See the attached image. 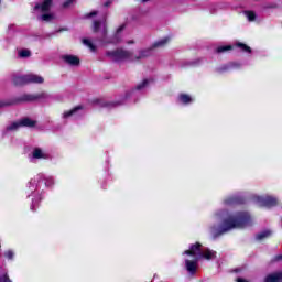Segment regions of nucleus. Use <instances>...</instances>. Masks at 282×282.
Returning <instances> with one entry per match:
<instances>
[{"instance_id":"nucleus-26","label":"nucleus","mask_w":282,"mask_h":282,"mask_svg":"<svg viewBox=\"0 0 282 282\" xmlns=\"http://www.w3.org/2000/svg\"><path fill=\"white\" fill-rule=\"evenodd\" d=\"M108 35V26L107 24H104L102 31H101V40H106Z\"/></svg>"},{"instance_id":"nucleus-14","label":"nucleus","mask_w":282,"mask_h":282,"mask_svg":"<svg viewBox=\"0 0 282 282\" xmlns=\"http://www.w3.org/2000/svg\"><path fill=\"white\" fill-rule=\"evenodd\" d=\"M272 232L271 230H264L263 232H259L256 235L257 241H262L263 239H268V237H271Z\"/></svg>"},{"instance_id":"nucleus-22","label":"nucleus","mask_w":282,"mask_h":282,"mask_svg":"<svg viewBox=\"0 0 282 282\" xmlns=\"http://www.w3.org/2000/svg\"><path fill=\"white\" fill-rule=\"evenodd\" d=\"M32 53L29 48H22V51L19 52L20 57H31Z\"/></svg>"},{"instance_id":"nucleus-32","label":"nucleus","mask_w":282,"mask_h":282,"mask_svg":"<svg viewBox=\"0 0 282 282\" xmlns=\"http://www.w3.org/2000/svg\"><path fill=\"white\" fill-rule=\"evenodd\" d=\"M98 11H90L87 17L93 18V15H97Z\"/></svg>"},{"instance_id":"nucleus-5","label":"nucleus","mask_w":282,"mask_h":282,"mask_svg":"<svg viewBox=\"0 0 282 282\" xmlns=\"http://www.w3.org/2000/svg\"><path fill=\"white\" fill-rule=\"evenodd\" d=\"M106 55L112 58V62H122L124 59H130L133 57L132 51H127L124 48H116L115 51H107Z\"/></svg>"},{"instance_id":"nucleus-13","label":"nucleus","mask_w":282,"mask_h":282,"mask_svg":"<svg viewBox=\"0 0 282 282\" xmlns=\"http://www.w3.org/2000/svg\"><path fill=\"white\" fill-rule=\"evenodd\" d=\"M282 280V271H278L275 273H269L265 276V282H280Z\"/></svg>"},{"instance_id":"nucleus-41","label":"nucleus","mask_w":282,"mask_h":282,"mask_svg":"<svg viewBox=\"0 0 282 282\" xmlns=\"http://www.w3.org/2000/svg\"><path fill=\"white\" fill-rule=\"evenodd\" d=\"M1 248H2V247H1V243H0V250H1Z\"/></svg>"},{"instance_id":"nucleus-19","label":"nucleus","mask_w":282,"mask_h":282,"mask_svg":"<svg viewBox=\"0 0 282 282\" xmlns=\"http://www.w3.org/2000/svg\"><path fill=\"white\" fill-rule=\"evenodd\" d=\"M178 99L182 104H185V105L191 104L192 101V97L185 94L180 95Z\"/></svg>"},{"instance_id":"nucleus-2","label":"nucleus","mask_w":282,"mask_h":282,"mask_svg":"<svg viewBox=\"0 0 282 282\" xmlns=\"http://www.w3.org/2000/svg\"><path fill=\"white\" fill-rule=\"evenodd\" d=\"M48 99L47 93H36L35 95L24 94L21 97L14 99H8L7 101H0V108H8L10 106H19V104H33L34 101H41Z\"/></svg>"},{"instance_id":"nucleus-3","label":"nucleus","mask_w":282,"mask_h":282,"mask_svg":"<svg viewBox=\"0 0 282 282\" xmlns=\"http://www.w3.org/2000/svg\"><path fill=\"white\" fill-rule=\"evenodd\" d=\"M184 254L187 257H197V259H206V261H212V259H217V252L206 248L203 252V245L197 241L196 243H192L189 246V250H185Z\"/></svg>"},{"instance_id":"nucleus-28","label":"nucleus","mask_w":282,"mask_h":282,"mask_svg":"<svg viewBox=\"0 0 282 282\" xmlns=\"http://www.w3.org/2000/svg\"><path fill=\"white\" fill-rule=\"evenodd\" d=\"M88 48H90L93 52L97 51V46L96 44H93L91 40H89Z\"/></svg>"},{"instance_id":"nucleus-33","label":"nucleus","mask_w":282,"mask_h":282,"mask_svg":"<svg viewBox=\"0 0 282 282\" xmlns=\"http://www.w3.org/2000/svg\"><path fill=\"white\" fill-rule=\"evenodd\" d=\"M63 31H68L67 26H62L61 29H57V33H62Z\"/></svg>"},{"instance_id":"nucleus-12","label":"nucleus","mask_w":282,"mask_h":282,"mask_svg":"<svg viewBox=\"0 0 282 282\" xmlns=\"http://www.w3.org/2000/svg\"><path fill=\"white\" fill-rule=\"evenodd\" d=\"M52 4H53V0H44L42 3L36 2V4L34 6V9H41V11L46 13L47 11H50Z\"/></svg>"},{"instance_id":"nucleus-16","label":"nucleus","mask_w":282,"mask_h":282,"mask_svg":"<svg viewBox=\"0 0 282 282\" xmlns=\"http://www.w3.org/2000/svg\"><path fill=\"white\" fill-rule=\"evenodd\" d=\"M78 110H83V106H76L72 110H67L66 112H64L63 117L64 118H69V116L76 115V112H78Z\"/></svg>"},{"instance_id":"nucleus-23","label":"nucleus","mask_w":282,"mask_h":282,"mask_svg":"<svg viewBox=\"0 0 282 282\" xmlns=\"http://www.w3.org/2000/svg\"><path fill=\"white\" fill-rule=\"evenodd\" d=\"M147 86H149V79H143L141 84H138V86L135 87V90H143V88H145Z\"/></svg>"},{"instance_id":"nucleus-7","label":"nucleus","mask_w":282,"mask_h":282,"mask_svg":"<svg viewBox=\"0 0 282 282\" xmlns=\"http://www.w3.org/2000/svg\"><path fill=\"white\" fill-rule=\"evenodd\" d=\"M19 127H36V121L30 119V117H24V119H20V121H14L11 126H8V131H12L14 129H19Z\"/></svg>"},{"instance_id":"nucleus-36","label":"nucleus","mask_w":282,"mask_h":282,"mask_svg":"<svg viewBox=\"0 0 282 282\" xmlns=\"http://www.w3.org/2000/svg\"><path fill=\"white\" fill-rule=\"evenodd\" d=\"M237 282H248L245 278H237Z\"/></svg>"},{"instance_id":"nucleus-18","label":"nucleus","mask_w":282,"mask_h":282,"mask_svg":"<svg viewBox=\"0 0 282 282\" xmlns=\"http://www.w3.org/2000/svg\"><path fill=\"white\" fill-rule=\"evenodd\" d=\"M234 46L231 44H227L226 46H217L216 53H226V51H232Z\"/></svg>"},{"instance_id":"nucleus-25","label":"nucleus","mask_w":282,"mask_h":282,"mask_svg":"<svg viewBox=\"0 0 282 282\" xmlns=\"http://www.w3.org/2000/svg\"><path fill=\"white\" fill-rule=\"evenodd\" d=\"M0 282H12L9 273H2V275H0Z\"/></svg>"},{"instance_id":"nucleus-35","label":"nucleus","mask_w":282,"mask_h":282,"mask_svg":"<svg viewBox=\"0 0 282 282\" xmlns=\"http://www.w3.org/2000/svg\"><path fill=\"white\" fill-rule=\"evenodd\" d=\"M89 41L90 40H88L87 37H84V40H83L84 44H86V46H88V47H89Z\"/></svg>"},{"instance_id":"nucleus-37","label":"nucleus","mask_w":282,"mask_h":282,"mask_svg":"<svg viewBox=\"0 0 282 282\" xmlns=\"http://www.w3.org/2000/svg\"><path fill=\"white\" fill-rule=\"evenodd\" d=\"M111 0H106V2L104 3L105 7H109L111 4Z\"/></svg>"},{"instance_id":"nucleus-38","label":"nucleus","mask_w":282,"mask_h":282,"mask_svg":"<svg viewBox=\"0 0 282 282\" xmlns=\"http://www.w3.org/2000/svg\"><path fill=\"white\" fill-rule=\"evenodd\" d=\"M128 44H134V40H129Z\"/></svg>"},{"instance_id":"nucleus-10","label":"nucleus","mask_w":282,"mask_h":282,"mask_svg":"<svg viewBox=\"0 0 282 282\" xmlns=\"http://www.w3.org/2000/svg\"><path fill=\"white\" fill-rule=\"evenodd\" d=\"M224 204H226V206H237L240 204H246V199L245 197L231 196L226 197V199H224Z\"/></svg>"},{"instance_id":"nucleus-6","label":"nucleus","mask_w":282,"mask_h":282,"mask_svg":"<svg viewBox=\"0 0 282 282\" xmlns=\"http://www.w3.org/2000/svg\"><path fill=\"white\" fill-rule=\"evenodd\" d=\"M169 41H170V37H163V40H159L158 42H154V44H152L151 48H145L143 51H140V53L135 57V59H142L144 57H149L151 55L152 48H158L160 46H165Z\"/></svg>"},{"instance_id":"nucleus-8","label":"nucleus","mask_w":282,"mask_h":282,"mask_svg":"<svg viewBox=\"0 0 282 282\" xmlns=\"http://www.w3.org/2000/svg\"><path fill=\"white\" fill-rule=\"evenodd\" d=\"M198 261V256H195V260H189V258L185 260V269L191 273V275H195L197 273Z\"/></svg>"},{"instance_id":"nucleus-9","label":"nucleus","mask_w":282,"mask_h":282,"mask_svg":"<svg viewBox=\"0 0 282 282\" xmlns=\"http://www.w3.org/2000/svg\"><path fill=\"white\" fill-rule=\"evenodd\" d=\"M258 203L260 206H265L267 208H272L273 206H278L276 197L267 196V197H258Z\"/></svg>"},{"instance_id":"nucleus-29","label":"nucleus","mask_w":282,"mask_h":282,"mask_svg":"<svg viewBox=\"0 0 282 282\" xmlns=\"http://www.w3.org/2000/svg\"><path fill=\"white\" fill-rule=\"evenodd\" d=\"M124 29H126V24H121L120 26H118L117 33H121L122 31H124Z\"/></svg>"},{"instance_id":"nucleus-34","label":"nucleus","mask_w":282,"mask_h":282,"mask_svg":"<svg viewBox=\"0 0 282 282\" xmlns=\"http://www.w3.org/2000/svg\"><path fill=\"white\" fill-rule=\"evenodd\" d=\"M72 2H74V0H65L64 7H68L69 4H72Z\"/></svg>"},{"instance_id":"nucleus-39","label":"nucleus","mask_w":282,"mask_h":282,"mask_svg":"<svg viewBox=\"0 0 282 282\" xmlns=\"http://www.w3.org/2000/svg\"><path fill=\"white\" fill-rule=\"evenodd\" d=\"M149 0H142V2H148Z\"/></svg>"},{"instance_id":"nucleus-42","label":"nucleus","mask_w":282,"mask_h":282,"mask_svg":"<svg viewBox=\"0 0 282 282\" xmlns=\"http://www.w3.org/2000/svg\"><path fill=\"white\" fill-rule=\"evenodd\" d=\"M281 221H282V217H281Z\"/></svg>"},{"instance_id":"nucleus-21","label":"nucleus","mask_w":282,"mask_h":282,"mask_svg":"<svg viewBox=\"0 0 282 282\" xmlns=\"http://www.w3.org/2000/svg\"><path fill=\"white\" fill-rule=\"evenodd\" d=\"M249 21H254L257 18L256 11L248 10L245 12Z\"/></svg>"},{"instance_id":"nucleus-24","label":"nucleus","mask_w":282,"mask_h":282,"mask_svg":"<svg viewBox=\"0 0 282 282\" xmlns=\"http://www.w3.org/2000/svg\"><path fill=\"white\" fill-rule=\"evenodd\" d=\"M54 15L53 13H47V11L45 13H42V20L48 22L50 20H53Z\"/></svg>"},{"instance_id":"nucleus-40","label":"nucleus","mask_w":282,"mask_h":282,"mask_svg":"<svg viewBox=\"0 0 282 282\" xmlns=\"http://www.w3.org/2000/svg\"><path fill=\"white\" fill-rule=\"evenodd\" d=\"M31 209L34 210V206H31Z\"/></svg>"},{"instance_id":"nucleus-11","label":"nucleus","mask_w":282,"mask_h":282,"mask_svg":"<svg viewBox=\"0 0 282 282\" xmlns=\"http://www.w3.org/2000/svg\"><path fill=\"white\" fill-rule=\"evenodd\" d=\"M62 59L69 66H80V57L78 55H63Z\"/></svg>"},{"instance_id":"nucleus-30","label":"nucleus","mask_w":282,"mask_h":282,"mask_svg":"<svg viewBox=\"0 0 282 282\" xmlns=\"http://www.w3.org/2000/svg\"><path fill=\"white\" fill-rule=\"evenodd\" d=\"M274 261H282V253L274 256Z\"/></svg>"},{"instance_id":"nucleus-31","label":"nucleus","mask_w":282,"mask_h":282,"mask_svg":"<svg viewBox=\"0 0 282 282\" xmlns=\"http://www.w3.org/2000/svg\"><path fill=\"white\" fill-rule=\"evenodd\" d=\"M104 108H111L113 106H117V104H102Z\"/></svg>"},{"instance_id":"nucleus-1","label":"nucleus","mask_w":282,"mask_h":282,"mask_svg":"<svg viewBox=\"0 0 282 282\" xmlns=\"http://www.w3.org/2000/svg\"><path fill=\"white\" fill-rule=\"evenodd\" d=\"M247 226H252V217L248 210H238L234 215H228L221 220L217 230V236L226 235L230 230L243 229Z\"/></svg>"},{"instance_id":"nucleus-27","label":"nucleus","mask_w":282,"mask_h":282,"mask_svg":"<svg viewBox=\"0 0 282 282\" xmlns=\"http://www.w3.org/2000/svg\"><path fill=\"white\" fill-rule=\"evenodd\" d=\"M4 257L7 259H14V252H12V250H8L6 253H4Z\"/></svg>"},{"instance_id":"nucleus-4","label":"nucleus","mask_w":282,"mask_h":282,"mask_svg":"<svg viewBox=\"0 0 282 282\" xmlns=\"http://www.w3.org/2000/svg\"><path fill=\"white\" fill-rule=\"evenodd\" d=\"M14 86H25L26 84H44V77L40 75H22L13 77Z\"/></svg>"},{"instance_id":"nucleus-17","label":"nucleus","mask_w":282,"mask_h":282,"mask_svg":"<svg viewBox=\"0 0 282 282\" xmlns=\"http://www.w3.org/2000/svg\"><path fill=\"white\" fill-rule=\"evenodd\" d=\"M33 158L41 159V158H47V155H45V153H43V151H42V149L40 147H36L33 150Z\"/></svg>"},{"instance_id":"nucleus-15","label":"nucleus","mask_w":282,"mask_h":282,"mask_svg":"<svg viewBox=\"0 0 282 282\" xmlns=\"http://www.w3.org/2000/svg\"><path fill=\"white\" fill-rule=\"evenodd\" d=\"M236 46L240 48L243 53H252L251 46H248V44H245L243 42H237Z\"/></svg>"},{"instance_id":"nucleus-20","label":"nucleus","mask_w":282,"mask_h":282,"mask_svg":"<svg viewBox=\"0 0 282 282\" xmlns=\"http://www.w3.org/2000/svg\"><path fill=\"white\" fill-rule=\"evenodd\" d=\"M101 21L100 20H94L93 24V32L98 33L100 31Z\"/></svg>"}]
</instances>
